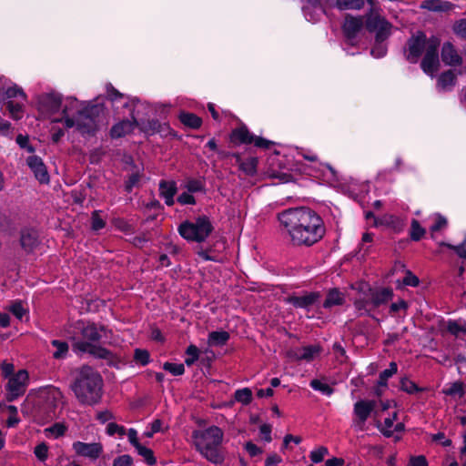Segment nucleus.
<instances>
[{
    "instance_id": "c9c22d12",
    "label": "nucleus",
    "mask_w": 466,
    "mask_h": 466,
    "mask_svg": "<svg viewBox=\"0 0 466 466\" xmlns=\"http://www.w3.org/2000/svg\"><path fill=\"white\" fill-rule=\"evenodd\" d=\"M179 118L185 126L191 128H198L202 124L201 118L192 113H182Z\"/></svg>"
},
{
    "instance_id": "bf43d9fd",
    "label": "nucleus",
    "mask_w": 466,
    "mask_h": 466,
    "mask_svg": "<svg viewBox=\"0 0 466 466\" xmlns=\"http://www.w3.org/2000/svg\"><path fill=\"white\" fill-rule=\"evenodd\" d=\"M106 433L110 436L115 434H118L119 436H124L126 434V429L123 426H120L116 423L110 422L106 426Z\"/></svg>"
},
{
    "instance_id": "6e6552de",
    "label": "nucleus",
    "mask_w": 466,
    "mask_h": 466,
    "mask_svg": "<svg viewBox=\"0 0 466 466\" xmlns=\"http://www.w3.org/2000/svg\"><path fill=\"white\" fill-rule=\"evenodd\" d=\"M366 29L375 34V42H384L392 34L393 25L384 16L370 12L366 15Z\"/></svg>"
},
{
    "instance_id": "5fc2aeb1",
    "label": "nucleus",
    "mask_w": 466,
    "mask_h": 466,
    "mask_svg": "<svg viewBox=\"0 0 466 466\" xmlns=\"http://www.w3.org/2000/svg\"><path fill=\"white\" fill-rule=\"evenodd\" d=\"M452 31L457 36L466 40V18L456 21L452 25Z\"/></svg>"
},
{
    "instance_id": "6ab92c4d",
    "label": "nucleus",
    "mask_w": 466,
    "mask_h": 466,
    "mask_svg": "<svg viewBox=\"0 0 466 466\" xmlns=\"http://www.w3.org/2000/svg\"><path fill=\"white\" fill-rule=\"evenodd\" d=\"M320 298L319 292H306L300 296H291L287 299V301L298 309H309L311 308Z\"/></svg>"
},
{
    "instance_id": "79ce46f5",
    "label": "nucleus",
    "mask_w": 466,
    "mask_h": 466,
    "mask_svg": "<svg viewBox=\"0 0 466 466\" xmlns=\"http://www.w3.org/2000/svg\"><path fill=\"white\" fill-rule=\"evenodd\" d=\"M426 233L417 219H412L410 222V238L414 241H419Z\"/></svg>"
},
{
    "instance_id": "a19ab883",
    "label": "nucleus",
    "mask_w": 466,
    "mask_h": 466,
    "mask_svg": "<svg viewBox=\"0 0 466 466\" xmlns=\"http://www.w3.org/2000/svg\"><path fill=\"white\" fill-rule=\"evenodd\" d=\"M448 331L458 337L466 333V323L457 320H450L447 324Z\"/></svg>"
},
{
    "instance_id": "2eb2a0df",
    "label": "nucleus",
    "mask_w": 466,
    "mask_h": 466,
    "mask_svg": "<svg viewBox=\"0 0 466 466\" xmlns=\"http://www.w3.org/2000/svg\"><path fill=\"white\" fill-rule=\"evenodd\" d=\"M321 351V347L316 344L290 350L288 351L287 355L293 360L309 362L319 356Z\"/></svg>"
},
{
    "instance_id": "338daca9",
    "label": "nucleus",
    "mask_w": 466,
    "mask_h": 466,
    "mask_svg": "<svg viewBox=\"0 0 466 466\" xmlns=\"http://www.w3.org/2000/svg\"><path fill=\"white\" fill-rule=\"evenodd\" d=\"M140 180V176L138 173H133L132 175H130L127 178V180L126 181V190L127 192H131L133 187H137L138 185V182Z\"/></svg>"
},
{
    "instance_id": "9d476101",
    "label": "nucleus",
    "mask_w": 466,
    "mask_h": 466,
    "mask_svg": "<svg viewBox=\"0 0 466 466\" xmlns=\"http://www.w3.org/2000/svg\"><path fill=\"white\" fill-rule=\"evenodd\" d=\"M38 110L42 115L51 117L54 114L57 113L61 108L63 109L64 103L62 102L61 95L58 93L51 92L45 93L38 96L37 100Z\"/></svg>"
},
{
    "instance_id": "3c124183",
    "label": "nucleus",
    "mask_w": 466,
    "mask_h": 466,
    "mask_svg": "<svg viewBox=\"0 0 466 466\" xmlns=\"http://www.w3.org/2000/svg\"><path fill=\"white\" fill-rule=\"evenodd\" d=\"M328 453L329 451L326 447L319 446L310 452L309 458L313 463H319L324 460L325 456L328 455Z\"/></svg>"
},
{
    "instance_id": "0e129e2a",
    "label": "nucleus",
    "mask_w": 466,
    "mask_h": 466,
    "mask_svg": "<svg viewBox=\"0 0 466 466\" xmlns=\"http://www.w3.org/2000/svg\"><path fill=\"white\" fill-rule=\"evenodd\" d=\"M400 387H401V390H403L404 391H406L408 393H415V392L419 391V388L417 387V385L413 381H411L408 379L401 380Z\"/></svg>"
},
{
    "instance_id": "a211bd4d",
    "label": "nucleus",
    "mask_w": 466,
    "mask_h": 466,
    "mask_svg": "<svg viewBox=\"0 0 466 466\" xmlns=\"http://www.w3.org/2000/svg\"><path fill=\"white\" fill-rule=\"evenodd\" d=\"M26 163L29 168L34 173L35 178L42 184L49 182V175L46 165L44 164L41 157L37 156H30L26 159Z\"/></svg>"
},
{
    "instance_id": "49530a36",
    "label": "nucleus",
    "mask_w": 466,
    "mask_h": 466,
    "mask_svg": "<svg viewBox=\"0 0 466 466\" xmlns=\"http://www.w3.org/2000/svg\"><path fill=\"white\" fill-rule=\"evenodd\" d=\"M7 309L19 320H21L23 317L27 313V310L25 309L23 303L20 300L12 302Z\"/></svg>"
},
{
    "instance_id": "f03ea898",
    "label": "nucleus",
    "mask_w": 466,
    "mask_h": 466,
    "mask_svg": "<svg viewBox=\"0 0 466 466\" xmlns=\"http://www.w3.org/2000/svg\"><path fill=\"white\" fill-rule=\"evenodd\" d=\"M75 328L76 332L72 338L75 351L88 353L96 358L106 360L110 364L114 362L116 359L114 354L97 345L101 339L106 336V329L105 326L80 320L76 323Z\"/></svg>"
},
{
    "instance_id": "0eeeda50",
    "label": "nucleus",
    "mask_w": 466,
    "mask_h": 466,
    "mask_svg": "<svg viewBox=\"0 0 466 466\" xmlns=\"http://www.w3.org/2000/svg\"><path fill=\"white\" fill-rule=\"evenodd\" d=\"M212 230L213 226L206 216L198 217L194 221H185L178 228L182 238L196 242L205 241Z\"/></svg>"
},
{
    "instance_id": "1a4fd4ad",
    "label": "nucleus",
    "mask_w": 466,
    "mask_h": 466,
    "mask_svg": "<svg viewBox=\"0 0 466 466\" xmlns=\"http://www.w3.org/2000/svg\"><path fill=\"white\" fill-rule=\"evenodd\" d=\"M428 43L429 39L422 32L412 35L407 43L406 59L411 64L417 63L423 51L427 52Z\"/></svg>"
},
{
    "instance_id": "20e7f679",
    "label": "nucleus",
    "mask_w": 466,
    "mask_h": 466,
    "mask_svg": "<svg viewBox=\"0 0 466 466\" xmlns=\"http://www.w3.org/2000/svg\"><path fill=\"white\" fill-rule=\"evenodd\" d=\"M71 390L81 404L96 405L102 398L103 379L93 368L83 366L77 370Z\"/></svg>"
},
{
    "instance_id": "f257e3e1",
    "label": "nucleus",
    "mask_w": 466,
    "mask_h": 466,
    "mask_svg": "<svg viewBox=\"0 0 466 466\" xmlns=\"http://www.w3.org/2000/svg\"><path fill=\"white\" fill-rule=\"evenodd\" d=\"M282 230L295 247H311L325 235L323 219L306 207L287 208L278 214Z\"/></svg>"
},
{
    "instance_id": "de8ad7c7",
    "label": "nucleus",
    "mask_w": 466,
    "mask_h": 466,
    "mask_svg": "<svg viewBox=\"0 0 466 466\" xmlns=\"http://www.w3.org/2000/svg\"><path fill=\"white\" fill-rule=\"evenodd\" d=\"M443 392L448 396H458L460 398L465 393L463 384L459 381L451 384L448 388L443 390Z\"/></svg>"
},
{
    "instance_id": "f3484780",
    "label": "nucleus",
    "mask_w": 466,
    "mask_h": 466,
    "mask_svg": "<svg viewBox=\"0 0 466 466\" xmlns=\"http://www.w3.org/2000/svg\"><path fill=\"white\" fill-rule=\"evenodd\" d=\"M75 452L82 457H86L91 460L99 458L103 451V447L98 442L86 443L82 441H75L72 445Z\"/></svg>"
},
{
    "instance_id": "7c9ffc66",
    "label": "nucleus",
    "mask_w": 466,
    "mask_h": 466,
    "mask_svg": "<svg viewBox=\"0 0 466 466\" xmlns=\"http://www.w3.org/2000/svg\"><path fill=\"white\" fill-rule=\"evenodd\" d=\"M229 339V334L227 331H212L208 335V343L210 346H222L227 343Z\"/></svg>"
},
{
    "instance_id": "774afa93",
    "label": "nucleus",
    "mask_w": 466,
    "mask_h": 466,
    "mask_svg": "<svg viewBox=\"0 0 466 466\" xmlns=\"http://www.w3.org/2000/svg\"><path fill=\"white\" fill-rule=\"evenodd\" d=\"M407 466H428L426 458L422 455L410 457Z\"/></svg>"
},
{
    "instance_id": "4be33fe9",
    "label": "nucleus",
    "mask_w": 466,
    "mask_h": 466,
    "mask_svg": "<svg viewBox=\"0 0 466 466\" xmlns=\"http://www.w3.org/2000/svg\"><path fill=\"white\" fill-rule=\"evenodd\" d=\"M441 59L448 66H459L462 62L461 56L450 42L444 43L442 46Z\"/></svg>"
},
{
    "instance_id": "58836bf2",
    "label": "nucleus",
    "mask_w": 466,
    "mask_h": 466,
    "mask_svg": "<svg viewBox=\"0 0 466 466\" xmlns=\"http://www.w3.org/2000/svg\"><path fill=\"white\" fill-rule=\"evenodd\" d=\"M184 187L189 193L205 192V183L200 179H187L184 185Z\"/></svg>"
},
{
    "instance_id": "c85d7f7f",
    "label": "nucleus",
    "mask_w": 466,
    "mask_h": 466,
    "mask_svg": "<svg viewBox=\"0 0 466 466\" xmlns=\"http://www.w3.org/2000/svg\"><path fill=\"white\" fill-rule=\"evenodd\" d=\"M51 345L55 348V350L52 352L54 359L63 360L67 356L69 347L66 341L53 339Z\"/></svg>"
},
{
    "instance_id": "c756f323",
    "label": "nucleus",
    "mask_w": 466,
    "mask_h": 466,
    "mask_svg": "<svg viewBox=\"0 0 466 466\" xmlns=\"http://www.w3.org/2000/svg\"><path fill=\"white\" fill-rule=\"evenodd\" d=\"M364 4V0H336L335 7L340 11L360 10Z\"/></svg>"
},
{
    "instance_id": "6e6d98bb",
    "label": "nucleus",
    "mask_w": 466,
    "mask_h": 466,
    "mask_svg": "<svg viewBox=\"0 0 466 466\" xmlns=\"http://www.w3.org/2000/svg\"><path fill=\"white\" fill-rule=\"evenodd\" d=\"M34 454L42 462L48 458V446L45 442H41L35 447Z\"/></svg>"
},
{
    "instance_id": "680f3d73",
    "label": "nucleus",
    "mask_w": 466,
    "mask_h": 466,
    "mask_svg": "<svg viewBox=\"0 0 466 466\" xmlns=\"http://www.w3.org/2000/svg\"><path fill=\"white\" fill-rule=\"evenodd\" d=\"M386 53V45H384L383 42H375V46L371 49V55L376 58H380L384 56Z\"/></svg>"
},
{
    "instance_id": "864d4df0",
    "label": "nucleus",
    "mask_w": 466,
    "mask_h": 466,
    "mask_svg": "<svg viewBox=\"0 0 466 466\" xmlns=\"http://www.w3.org/2000/svg\"><path fill=\"white\" fill-rule=\"evenodd\" d=\"M163 369L168 372H170L174 376H179L184 374L185 372V367L182 363H171V362H165L163 365Z\"/></svg>"
},
{
    "instance_id": "09e8293b",
    "label": "nucleus",
    "mask_w": 466,
    "mask_h": 466,
    "mask_svg": "<svg viewBox=\"0 0 466 466\" xmlns=\"http://www.w3.org/2000/svg\"><path fill=\"white\" fill-rule=\"evenodd\" d=\"M187 358L185 363L187 366L194 364L199 358V350L195 345H189L186 350Z\"/></svg>"
},
{
    "instance_id": "cd10ccee",
    "label": "nucleus",
    "mask_w": 466,
    "mask_h": 466,
    "mask_svg": "<svg viewBox=\"0 0 466 466\" xmlns=\"http://www.w3.org/2000/svg\"><path fill=\"white\" fill-rule=\"evenodd\" d=\"M106 98L114 104L122 101L124 106H127L128 104L127 97L123 93L116 90L111 83L106 85Z\"/></svg>"
},
{
    "instance_id": "4c0bfd02",
    "label": "nucleus",
    "mask_w": 466,
    "mask_h": 466,
    "mask_svg": "<svg viewBox=\"0 0 466 466\" xmlns=\"http://www.w3.org/2000/svg\"><path fill=\"white\" fill-rule=\"evenodd\" d=\"M5 98L7 99V101L13 100L14 98H20L21 101L25 102L26 100V95L21 87L13 85L5 91Z\"/></svg>"
},
{
    "instance_id": "aec40b11",
    "label": "nucleus",
    "mask_w": 466,
    "mask_h": 466,
    "mask_svg": "<svg viewBox=\"0 0 466 466\" xmlns=\"http://www.w3.org/2000/svg\"><path fill=\"white\" fill-rule=\"evenodd\" d=\"M363 26V19L361 16L347 15L343 24V32L345 36L352 40L354 39Z\"/></svg>"
},
{
    "instance_id": "bb28decb",
    "label": "nucleus",
    "mask_w": 466,
    "mask_h": 466,
    "mask_svg": "<svg viewBox=\"0 0 466 466\" xmlns=\"http://www.w3.org/2000/svg\"><path fill=\"white\" fill-rule=\"evenodd\" d=\"M451 4L447 1L441 0H424L420 7L433 12L447 11L451 9Z\"/></svg>"
},
{
    "instance_id": "412c9836",
    "label": "nucleus",
    "mask_w": 466,
    "mask_h": 466,
    "mask_svg": "<svg viewBox=\"0 0 466 466\" xmlns=\"http://www.w3.org/2000/svg\"><path fill=\"white\" fill-rule=\"evenodd\" d=\"M177 183L174 180H161L159 182V196L165 200L167 206H173L174 197L177 194Z\"/></svg>"
},
{
    "instance_id": "c03bdc74",
    "label": "nucleus",
    "mask_w": 466,
    "mask_h": 466,
    "mask_svg": "<svg viewBox=\"0 0 466 466\" xmlns=\"http://www.w3.org/2000/svg\"><path fill=\"white\" fill-rule=\"evenodd\" d=\"M235 400L244 405H248L252 400V392L248 388H243L235 391Z\"/></svg>"
},
{
    "instance_id": "f704fd0d",
    "label": "nucleus",
    "mask_w": 466,
    "mask_h": 466,
    "mask_svg": "<svg viewBox=\"0 0 466 466\" xmlns=\"http://www.w3.org/2000/svg\"><path fill=\"white\" fill-rule=\"evenodd\" d=\"M398 371V366L395 362H390L388 369L380 372L378 385L381 387H387L388 380L391 378Z\"/></svg>"
},
{
    "instance_id": "69168bd1",
    "label": "nucleus",
    "mask_w": 466,
    "mask_h": 466,
    "mask_svg": "<svg viewBox=\"0 0 466 466\" xmlns=\"http://www.w3.org/2000/svg\"><path fill=\"white\" fill-rule=\"evenodd\" d=\"M133 460L130 455L124 454L116 457L113 461V466H132Z\"/></svg>"
},
{
    "instance_id": "4d7b16f0",
    "label": "nucleus",
    "mask_w": 466,
    "mask_h": 466,
    "mask_svg": "<svg viewBox=\"0 0 466 466\" xmlns=\"http://www.w3.org/2000/svg\"><path fill=\"white\" fill-rule=\"evenodd\" d=\"M134 359L137 362L145 366L149 363L150 357L149 353L146 350L137 349L135 350Z\"/></svg>"
},
{
    "instance_id": "ddd939ff",
    "label": "nucleus",
    "mask_w": 466,
    "mask_h": 466,
    "mask_svg": "<svg viewBox=\"0 0 466 466\" xmlns=\"http://www.w3.org/2000/svg\"><path fill=\"white\" fill-rule=\"evenodd\" d=\"M231 140L246 145L254 144L256 147L262 148H268L271 144L270 141L251 134L246 127L235 129L232 132Z\"/></svg>"
},
{
    "instance_id": "f8f14e48",
    "label": "nucleus",
    "mask_w": 466,
    "mask_h": 466,
    "mask_svg": "<svg viewBox=\"0 0 466 466\" xmlns=\"http://www.w3.org/2000/svg\"><path fill=\"white\" fill-rule=\"evenodd\" d=\"M28 380L29 376L25 370H20L14 376L10 377L6 386L8 400H14L24 395L28 385Z\"/></svg>"
},
{
    "instance_id": "9b49d317",
    "label": "nucleus",
    "mask_w": 466,
    "mask_h": 466,
    "mask_svg": "<svg viewBox=\"0 0 466 466\" xmlns=\"http://www.w3.org/2000/svg\"><path fill=\"white\" fill-rule=\"evenodd\" d=\"M440 41L436 37L429 38L428 50L421 61V68L427 75L434 76L439 66L438 48Z\"/></svg>"
},
{
    "instance_id": "7ed1b4c3",
    "label": "nucleus",
    "mask_w": 466,
    "mask_h": 466,
    "mask_svg": "<svg viewBox=\"0 0 466 466\" xmlns=\"http://www.w3.org/2000/svg\"><path fill=\"white\" fill-rule=\"evenodd\" d=\"M96 106H86L76 98H66L63 106V117L53 118L52 122H63L66 128L75 127L81 135L91 136L97 130Z\"/></svg>"
},
{
    "instance_id": "b1692460",
    "label": "nucleus",
    "mask_w": 466,
    "mask_h": 466,
    "mask_svg": "<svg viewBox=\"0 0 466 466\" xmlns=\"http://www.w3.org/2000/svg\"><path fill=\"white\" fill-rule=\"evenodd\" d=\"M371 304L376 308L388 303L393 298V290L390 288L373 289L370 288Z\"/></svg>"
},
{
    "instance_id": "4468645a",
    "label": "nucleus",
    "mask_w": 466,
    "mask_h": 466,
    "mask_svg": "<svg viewBox=\"0 0 466 466\" xmlns=\"http://www.w3.org/2000/svg\"><path fill=\"white\" fill-rule=\"evenodd\" d=\"M376 402L374 400H359L354 404L353 413L355 419L353 420L354 427L362 431L364 425L370 413L374 410Z\"/></svg>"
},
{
    "instance_id": "8fccbe9b",
    "label": "nucleus",
    "mask_w": 466,
    "mask_h": 466,
    "mask_svg": "<svg viewBox=\"0 0 466 466\" xmlns=\"http://www.w3.org/2000/svg\"><path fill=\"white\" fill-rule=\"evenodd\" d=\"M257 158L249 157L240 162V169L244 171L247 175H254L257 170Z\"/></svg>"
},
{
    "instance_id": "39448f33",
    "label": "nucleus",
    "mask_w": 466,
    "mask_h": 466,
    "mask_svg": "<svg viewBox=\"0 0 466 466\" xmlns=\"http://www.w3.org/2000/svg\"><path fill=\"white\" fill-rule=\"evenodd\" d=\"M62 391L49 386L38 391L33 400L32 415L35 421L44 424L57 416V409L63 404Z\"/></svg>"
},
{
    "instance_id": "473e14b6",
    "label": "nucleus",
    "mask_w": 466,
    "mask_h": 466,
    "mask_svg": "<svg viewBox=\"0 0 466 466\" xmlns=\"http://www.w3.org/2000/svg\"><path fill=\"white\" fill-rule=\"evenodd\" d=\"M299 155L301 156L304 159L309 161V162H313V163H317L319 164L322 169H326L327 171H329L332 176H334V169L329 165V164H322L320 162H319V157L317 156L316 153L310 151V150H307V149H301L299 152Z\"/></svg>"
},
{
    "instance_id": "e2e57ef3",
    "label": "nucleus",
    "mask_w": 466,
    "mask_h": 466,
    "mask_svg": "<svg viewBox=\"0 0 466 466\" xmlns=\"http://www.w3.org/2000/svg\"><path fill=\"white\" fill-rule=\"evenodd\" d=\"M192 194L193 193H189L187 190V192H183L182 194H180L177 200L181 205H195L196 199Z\"/></svg>"
},
{
    "instance_id": "e433bc0d",
    "label": "nucleus",
    "mask_w": 466,
    "mask_h": 466,
    "mask_svg": "<svg viewBox=\"0 0 466 466\" xmlns=\"http://www.w3.org/2000/svg\"><path fill=\"white\" fill-rule=\"evenodd\" d=\"M66 430L67 428L65 424L57 422L48 428H46L44 430V432L47 438L53 437L55 439H57L63 436L66 433Z\"/></svg>"
},
{
    "instance_id": "2f4dec72",
    "label": "nucleus",
    "mask_w": 466,
    "mask_h": 466,
    "mask_svg": "<svg viewBox=\"0 0 466 466\" xmlns=\"http://www.w3.org/2000/svg\"><path fill=\"white\" fill-rule=\"evenodd\" d=\"M6 108L9 112L10 116L15 120H19L24 116V102H15L14 100H8L6 103Z\"/></svg>"
},
{
    "instance_id": "dca6fc26",
    "label": "nucleus",
    "mask_w": 466,
    "mask_h": 466,
    "mask_svg": "<svg viewBox=\"0 0 466 466\" xmlns=\"http://www.w3.org/2000/svg\"><path fill=\"white\" fill-rule=\"evenodd\" d=\"M370 288L365 286L359 291L355 300L354 306L360 315H369L375 306L371 304L372 299L370 298Z\"/></svg>"
},
{
    "instance_id": "13d9d810",
    "label": "nucleus",
    "mask_w": 466,
    "mask_h": 466,
    "mask_svg": "<svg viewBox=\"0 0 466 466\" xmlns=\"http://www.w3.org/2000/svg\"><path fill=\"white\" fill-rule=\"evenodd\" d=\"M441 245L446 246L447 248L452 249L455 251V253L461 258L466 259V238H464L463 242L460 245L453 246L451 244L448 243H441Z\"/></svg>"
},
{
    "instance_id": "423d86ee",
    "label": "nucleus",
    "mask_w": 466,
    "mask_h": 466,
    "mask_svg": "<svg viewBox=\"0 0 466 466\" xmlns=\"http://www.w3.org/2000/svg\"><path fill=\"white\" fill-rule=\"evenodd\" d=\"M224 438L223 431L218 426H210L203 431L193 432L194 443L200 454L212 463H221L224 455L219 446Z\"/></svg>"
},
{
    "instance_id": "a878e982",
    "label": "nucleus",
    "mask_w": 466,
    "mask_h": 466,
    "mask_svg": "<svg viewBox=\"0 0 466 466\" xmlns=\"http://www.w3.org/2000/svg\"><path fill=\"white\" fill-rule=\"evenodd\" d=\"M345 302V296L342 292H340L338 289H330L327 298L323 303V307L325 309H329L334 306H340Z\"/></svg>"
},
{
    "instance_id": "72a5a7b5",
    "label": "nucleus",
    "mask_w": 466,
    "mask_h": 466,
    "mask_svg": "<svg viewBox=\"0 0 466 466\" xmlns=\"http://www.w3.org/2000/svg\"><path fill=\"white\" fill-rule=\"evenodd\" d=\"M37 238L34 231L25 230L21 235V245L26 250L30 251L36 245Z\"/></svg>"
},
{
    "instance_id": "a18cd8bd",
    "label": "nucleus",
    "mask_w": 466,
    "mask_h": 466,
    "mask_svg": "<svg viewBox=\"0 0 466 466\" xmlns=\"http://www.w3.org/2000/svg\"><path fill=\"white\" fill-rule=\"evenodd\" d=\"M137 453L144 458L145 461L148 465H155L157 462V460L154 456L153 451L149 448H147L143 445H139L136 448Z\"/></svg>"
},
{
    "instance_id": "ea45409f",
    "label": "nucleus",
    "mask_w": 466,
    "mask_h": 466,
    "mask_svg": "<svg viewBox=\"0 0 466 466\" xmlns=\"http://www.w3.org/2000/svg\"><path fill=\"white\" fill-rule=\"evenodd\" d=\"M397 420V413L395 412L391 418H386L379 426L380 431L381 433L386 437H391L393 436V424L394 421Z\"/></svg>"
},
{
    "instance_id": "052dcab7",
    "label": "nucleus",
    "mask_w": 466,
    "mask_h": 466,
    "mask_svg": "<svg viewBox=\"0 0 466 466\" xmlns=\"http://www.w3.org/2000/svg\"><path fill=\"white\" fill-rule=\"evenodd\" d=\"M446 226H447V219L444 217L438 215L436 217L435 223L430 228V230L431 232V237L434 238V233L446 228Z\"/></svg>"
},
{
    "instance_id": "5701e85b",
    "label": "nucleus",
    "mask_w": 466,
    "mask_h": 466,
    "mask_svg": "<svg viewBox=\"0 0 466 466\" xmlns=\"http://www.w3.org/2000/svg\"><path fill=\"white\" fill-rule=\"evenodd\" d=\"M137 126L135 118L132 120L127 119L115 124L110 131V135L113 138H119L130 134Z\"/></svg>"
},
{
    "instance_id": "603ef678",
    "label": "nucleus",
    "mask_w": 466,
    "mask_h": 466,
    "mask_svg": "<svg viewBox=\"0 0 466 466\" xmlns=\"http://www.w3.org/2000/svg\"><path fill=\"white\" fill-rule=\"evenodd\" d=\"M6 409L9 411V417L6 420V425L9 428H13L16 426L20 421L18 417V410L17 408L14 405H9Z\"/></svg>"
},
{
    "instance_id": "393cba45",
    "label": "nucleus",
    "mask_w": 466,
    "mask_h": 466,
    "mask_svg": "<svg viewBox=\"0 0 466 466\" xmlns=\"http://www.w3.org/2000/svg\"><path fill=\"white\" fill-rule=\"evenodd\" d=\"M438 88L441 91H450L456 85V75L452 70L442 73L438 78Z\"/></svg>"
},
{
    "instance_id": "37998d69",
    "label": "nucleus",
    "mask_w": 466,
    "mask_h": 466,
    "mask_svg": "<svg viewBox=\"0 0 466 466\" xmlns=\"http://www.w3.org/2000/svg\"><path fill=\"white\" fill-rule=\"evenodd\" d=\"M310 387L317 391L321 392L323 395H332L334 390L326 382L320 380H312L310 381Z\"/></svg>"
}]
</instances>
